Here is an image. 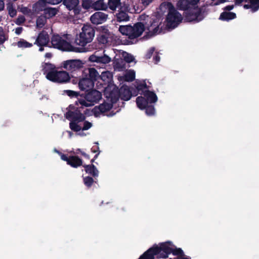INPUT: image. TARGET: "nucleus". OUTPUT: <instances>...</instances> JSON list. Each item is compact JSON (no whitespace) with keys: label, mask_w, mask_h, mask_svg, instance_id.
<instances>
[{"label":"nucleus","mask_w":259,"mask_h":259,"mask_svg":"<svg viewBox=\"0 0 259 259\" xmlns=\"http://www.w3.org/2000/svg\"><path fill=\"white\" fill-rule=\"evenodd\" d=\"M65 92L66 94V95L70 97V98L76 97L77 98V99L80 98V95L81 94L78 92H76L72 90H66L65 91ZM77 102H78V101H76V104H77Z\"/></svg>","instance_id":"4c0bfd02"},{"label":"nucleus","mask_w":259,"mask_h":259,"mask_svg":"<svg viewBox=\"0 0 259 259\" xmlns=\"http://www.w3.org/2000/svg\"><path fill=\"white\" fill-rule=\"evenodd\" d=\"M5 8L4 0H0V12L3 11Z\"/></svg>","instance_id":"680f3d73"},{"label":"nucleus","mask_w":259,"mask_h":259,"mask_svg":"<svg viewBox=\"0 0 259 259\" xmlns=\"http://www.w3.org/2000/svg\"><path fill=\"white\" fill-rule=\"evenodd\" d=\"M56 151L59 154H60L61 159L63 160V161H66L67 162V164H68L69 160L70 159V156L69 157H68L67 156V155H66L65 154L62 153L61 152H60L57 150H56Z\"/></svg>","instance_id":"8fccbe9b"},{"label":"nucleus","mask_w":259,"mask_h":259,"mask_svg":"<svg viewBox=\"0 0 259 259\" xmlns=\"http://www.w3.org/2000/svg\"><path fill=\"white\" fill-rule=\"evenodd\" d=\"M83 107L81 106L79 108H77L74 111H68L65 114V117L68 120L77 122L84 121L85 117L80 110V109H83Z\"/></svg>","instance_id":"f8f14e48"},{"label":"nucleus","mask_w":259,"mask_h":259,"mask_svg":"<svg viewBox=\"0 0 259 259\" xmlns=\"http://www.w3.org/2000/svg\"><path fill=\"white\" fill-rule=\"evenodd\" d=\"M94 36V29L91 25H84L81 28V32L76 35L74 42L77 45L84 47L92 41Z\"/></svg>","instance_id":"39448f33"},{"label":"nucleus","mask_w":259,"mask_h":259,"mask_svg":"<svg viewBox=\"0 0 259 259\" xmlns=\"http://www.w3.org/2000/svg\"><path fill=\"white\" fill-rule=\"evenodd\" d=\"M7 9L10 16H14L16 15V10L12 3H9L7 4Z\"/></svg>","instance_id":"ea45409f"},{"label":"nucleus","mask_w":259,"mask_h":259,"mask_svg":"<svg viewBox=\"0 0 259 259\" xmlns=\"http://www.w3.org/2000/svg\"><path fill=\"white\" fill-rule=\"evenodd\" d=\"M146 114L149 116L153 115L155 113V108L153 105H149L148 104L145 105Z\"/></svg>","instance_id":"a19ab883"},{"label":"nucleus","mask_w":259,"mask_h":259,"mask_svg":"<svg viewBox=\"0 0 259 259\" xmlns=\"http://www.w3.org/2000/svg\"><path fill=\"white\" fill-rule=\"evenodd\" d=\"M85 77H87L89 79H91L95 83L100 76L94 68H88V73Z\"/></svg>","instance_id":"393cba45"},{"label":"nucleus","mask_w":259,"mask_h":259,"mask_svg":"<svg viewBox=\"0 0 259 259\" xmlns=\"http://www.w3.org/2000/svg\"><path fill=\"white\" fill-rule=\"evenodd\" d=\"M96 144H97V145H95V146H94L92 148H91V151L92 153H95L96 152H100V151H99V146H98V143H96Z\"/></svg>","instance_id":"864d4df0"},{"label":"nucleus","mask_w":259,"mask_h":259,"mask_svg":"<svg viewBox=\"0 0 259 259\" xmlns=\"http://www.w3.org/2000/svg\"><path fill=\"white\" fill-rule=\"evenodd\" d=\"M95 83L87 77H82L79 79L78 87L81 92H86L93 89Z\"/></svg>","instance_id":"6ab92c4d"},{"label":"nucleus","mask_w":259,"mask_h":259,"mask_svg":"<svg viewBox=\"0 0 259 259\" xmlns=\"http://www.w3.org/2000/svg\"><path fill=\"white\" fill-rule=\"evenodd\" d=\"M82 166L84 167L85 172L92 176L95 179L99 176V170L93 164H84Z\"/></svg>","instance_id":"5701e85b"},{"label":"nucleus","mask_w":259,"mask_h":259,"mask_svg":"<svg viewBox=\"0 0 259 259\" xmlns=\"http://www.w3.org/2000/svg\"><path fill=\"white\" fill-rule=\"evenodd\" d=\"M13 45L17 46L18 48H31L32 47L33 45L31 43H30L27 41L26 40L21 38L19 41H18L16 43H13Z\"/></svg>","instance_id":"c85d7f7f"},{"label":"nucleus","mask_w":259,"mask_h":259,"mask_svg":"<svg viewBox=\"0 0 259 259\" xmlns=\"http://www.w3.org/2000/svg\"><path fill=\"white\" fill-rule=\"evenodd\" d=\"M160 58L157 53L153 57V60L155 64H157L160 61Z\"/></svg>","instance_id":"4d7b16f0"},{"label":"nucleus","mask_w":259,"mask_h":259,"mask_svg":"<svg viewBox=\"0 0 259 259\" xmlns=\"http://www.w3.org/2000/svg\"><path fill=\"white\" fill-rule=\"evenodd\" d=\"M63 4L69 11H73L74 15L82 14L78 6L79 0H64Z\"/></svg>","instance_id":"a211bd4d"},{"label":"nucleus","mask_w":259,"mask_h":259,"mask_svg":"<svg viewBox=\"0 0 259 259\" xmlns=\"http://www.w3.org/2000/svg\"><path fill=\"white\" fill-rule=\"evenodd\" d=\"M174 255H177L178 256H181L184 255V252L181 248H177L175 245L171 246V251Z\"/></svg>","instance_id":"2f4dec72"},{"label":"nucleus","mask_w":259,"mask_h":259,"mask_svg":"<svg viewBox=\"0 0 259 259\" xmlns=\"http://www.w3.org/2000/svg\"><path fill=\"white\" fill-rule=\"evenodd\" d=\"M106 5L104 4L102 0H99L93 5V9L96 10H104L106 8Z\"/></svg>","instance_id":"72a5a7b5"},{"label":"nucleus","mask_w":259,"mask_h":259,"mask_svg":"<svg viewBox=\"0 0 259 259\" xmlns=\"http://www.w3.org/2000/svg\"><path fill=\"white\" fill-rule=\"evenodd\" d=\"M22 30H23L22 27H17V28H16V29L15 30V33L17 34H20L21 33Z\"/></svg>","instance_id":"052dcab7"},{"label":"nucleus","mask_w":259,"mask_h":259,"mask_svg":"<svg viewBox=\"0 0 259 259\" xmlns=\"http://www.w3.org/2000/svg\"><path fill=\"white\" fill-rule=\"evenodd\" d=\"M130 25L126 26H120L119 27V31L122 34L128 36V38L130 37Z\"/></svg>","instance_id":"a18cd8bd"},{"label":"nucleus","mask_w":259,"mask_h":259,"mask_svg":"<svg viewBox=\"0 0 259 259\" xmlns=\"http://www.w3.org/2000/svg\"><path fill=\"white\" fill-rule=\"evenodd\" d=\"M98 29L99 33L97 35V39L99 44L102 45L110 44L115 40L114 34L109 31L107 26H101Z\"/></svg>","instance_id":"1a4fd4ad"},{"label":"nucleus","mask_w":259,"mask_h":259,"mask_svg":"<svg viewBox=\"0 0 259 259\" xmlns=\"http://www.w3.org/2000/svg\"><path fill=\"white\" fill-rule=\"evenodd\" d=\"M8 35L5 34L4 29L0 26V45H3L8 39Z\"/></svg>","instance_id":"79ce46f5"},{"label":"nucleus","mask_w":259,"mask_h":259,"mask_svg":"<svg viewBox=\"0 0 259 259\" xmlns=\"http://www.w3.org/2000/svg\"><path fill=\"white\" fill-rule=\"evenodd\" d=\"M18 10L24 15L29 14L30 12V10L29 8L23 6L19 7Z\"/></svg>","instance_id":"de8ad7c7"},{"label":"nucleus","mask_w":259,"mask_h":259,"mask_svg":"<svg viewBox=\"0 0 259 259\" xmlns=\"http://www.w3.org/2000/svg\"><path fill=\"white\" fill-rule=\"evenodd\" d=\"M136 88V90H134V93H135V91H136V93L137 94L138 93L140 94L141 93H143L144 92H145V91L148 90V86L146 84L145 82L138 84Z\"/></svg>","instance_id":"473e14b6"},{"label":"nucleus","mask_w":259,"mask_h":259,"mask_svg":"<svg viewBox=\"0 0 259 259\" xmlns=\"http://www.w3.org/2000/svg\"><path fill=\"white\" fill-rule=\"evenodd\" d=\"M51 44L54 48L63 51L81 52L82 48L74 47L70 43L63 39L59 35H54L51 38Z\"/></svg>","instance_id":"423d86ee"},{"label":"nucleus","mask_w":259,"mask_h":259,"mask_svg":"<svg viewBox=\"0 0 259 259\" xmlns=\"http://www.w3.org/2000/svg\"><path fill=\"white\" fill-rule=\"evenodd\" d=\"M51 17H37L36 23V27L38 28H42L47 22V19H49Z\"/></svg>","instance_id":"f704fd0d"},{"label":"nucleus","mask_w":259,"mask_h":259,"mask_svg":"<svg viewBox=\"0 0 259 259\" xmlns=\"http://www.w3.org/2000/svg\"><path fill=\"white\" fill-rule=\"evenodd\" d=\"M91 16H107V14L102 13L101 12H96L93 14Z\"/></svg>","instance_id":"bf43d9fd"},{"label":"nucleus","mask_w":259,"mask_h":259,"mask_svg":"<svg viewBox=\"0 0 259 259\" xmlns=\"http://www.w3.org/2000/svg\"><path fill=\"white\" fill-rule=\"evenodd\" d=\"M233 8V6H229L225 8V11L223 12L220 16H236V14L234 13L230 12V11Z\"/></svg>","instance_id":"c9c22d12"},{"label":"nucleus","mask_w":259,"mask_h":259,"mask_svg":"<svg viewBox=\"0 0 259 259\" xmlns=\"http://www.w3.org/2000/svg\"><path fill=\"white\" fill-rule=\"evenodd\" d=\"M89 61L92 62H95L96 64L95 66L99 67L100 68H103L105 65L109 63L111 59L106 55H104L102 56H98L96 54H93L90 56Z\"/></svg>","instance_id":"4468645a"},{"label":"nucleus","mask_w":259,"mask_h":259,"mask_svg":"<svg viewBox=\"0 0 259 259\" xmlns=\"http://www.w3.org/2000/svg\"><path fill=\"white\" fill-rule=\"evenodd\" d=\"M93 24H99L105 22L108 17H90Z\"/></svg>","instance_id":"58836bf2"},{"label":"nucleus","mask_w":259,"mask_h":259,"mask_svg":"<svg viewBox=\"0 0 259 259\" xmlns=\"http://www.w3.org/2000/svg\"><path fill=\"white\" fill-rule=\"evenodd\" d=\"M189 4L188 0H179L177 4V7L180 10H185L188 9Z\"/></svg>","instance_id":"c756f323"},{"label":"nucleus","mask_w":259,"mask_h":259,"mask_svg":"<svg viewBox=\"0 0 259 259\" xmlns=\"http://www.w3.org/2000/svg\"><path fill=\"white\" fill-rule=\"evenodd\" d=\"M83 182L85 186H87L88 188H91L93 183L96 182V181H94L93 178L90 176L83 177Z\"/></svg>","instance_id":"e433bc0d"},{"label":"nucleus","mask_w":259,"mask_h":259,"mask_svg":"<svg viewBox=\"0 0 259 259\" xmlns=\"http://www.w3.org/2000/svg\"><path fill=\"white\" fill-rule=\"evenodd\" d=\"M93 3L91 0H83L82 2V8H79L81 10V12L83 14L87 10L93 8Z\"/></svg>","instance_id":"cd10ccee"},{"label":"nucleus","mask_w":259,"mask_h":259,"mask_svg":"<svg viewBox=\"0 0 259 259\" xmlns=\"http://www.w3.org/2000/svg\"><path fill=\"white\" fill-rule=\"evenodd\" d=\"M82 160L78 156H70V159L67 164L73 168H77L83 164Z\"/></svg>","instance_id":"b1692460"},{"label":"nucleus","mask_w":259,"mask_h":259,"mask_svg":"<svg viewBox=\"0 0 259 259\" xmlns=\"http://www.w3.org/2000/svg\"><path fill=\"white\" fill-rule=\"evenodd\" d=\"M124 80L126 81L131 82L135 79V72L134 70H130L125 73L123 76Z\"/></svg>","instance_id":"7c9ffc66"},{"label":"nucleus","mask_w":259,"mask_h":259,"mask_svg":"<svg viewBox=\"0 0 259 259\" xmlns=\"http://www.w3.org/2000/svg\"><path fill=\"white\" fill-rule=\"evenodd\" d=\"M61 67L68 71L71 73V76L76 77L74 74L76 72H80L83 67V63L79 59H70L64 61L61 63Z\"/></svg>","instance_id":"6e6552de"},{"label":"nucleus","mask_w":259,"mask_h":259,"mask_svg":"<svg viewBox=\"0 0 259 259\" xmlns=\"http://www.w3.org/2000/svg\"><path fill=\"white\" fill-rule=\"evenodd\" d=\"M145 22L146 29L148 30L147 35L153 37L161 33H164L163 19L162 17H147Z\"/></svg>","instance_id":"f03ea898"},{"label":"nucleus","mask_w":259,"mask_h":259,"mask_svg":"<svg viewBox=\"0 0 259 259\" xmlns=\"http://www.w3.org/2000/svg\"><path fill=\"white\" fill-rule=\"evenodd\" d=\"M52 57V54L51 53H47L45 54V57L47 58H51Z\"/></svg>","instance_id":"774afa93"},{"label":"nucleus","mask_w":259,"mask_h":259,"mask_svg":"<svg viewBox=\"0 0 259 259\" xmlns=\"http://www.w3.org/2000/svg\"><path fill=\"white\" fill-rule=\"evenodd\" d=\"M134 88L130 89L127 85H123L119 89V98L123 101H128L131 99L132 96H136L137 93L135 91V93L132 92Z\"/></svg>","instance_id":"f3484780"},{"label":"nucleus","mask_w":259,"mask_h":259,"mask_svg":"<svg viewBox=\"0 0 259 259\" xmlns=\"http://www.w3.org/2000/svg\"><path fill=\"white\" fill-rule=\"evenodd\" d=\"M123 60L126 63H131L134 60V57L131 54L125 52L123 54Z\"/></svg>","instance_id":"49530a36"},{"label":"nucleus","mask_w":259,"mask_h":259,"mask_svg":"<svg viewBox=\"0 0 259 259\" xmlns=\"http://www.w3.org/2000/svg\"><path fill=\"white\" fill-rule=\"evenodd\" d=\"M259 8V0H250V4L244 5V8L250 9L251 11L255 12Z\"/></svg>","instance_id":"bb28decb"},{"label":"nucleus","mask_w":259,"mask_h":259,"mask_svg":"<svg viewBox=\"0 0 259 259\" xmlns=\"http://www.w3.org/2000/svg\"><path fill=\"white\" fill-rule=\"evenodd\" d=\"M32 12L33 13H38L40 11H45L52 15L56 14V10L52 8L46 9V1L45 0H39L37 3L34 4L32 7Z\"/></svg>","instance_id":"2eb2a0df"},{"label":"nucleus","mask_w":259,"mask_h":259,"mask_svg":"<svg viewBox=\"0 0 259 259\" xmlns=\"http://www.w3.org/2000/svg\"><path fill=\"white\" fill-rule=\"evenodd\" d=\"M154 0H141L142 4L146 7L151 3Z\"/></svg>","instance_id":"6e6d98bb"},{"label":"nucleus","mask_w":259,"mask_h":259,"mask_svg":"<svg viewBox=\"0 0 259 259\" xmlns=\"http://www.w3.org/2000/svg\"><path fill=\"white\" fill-rule=\"evenodd\" d=\"M92 126L91 122L88 121H84L83 123V126L81 128L82 131H86L90 128Z\"/></svg>","instance_id":"3c124183"},{"label":"nucleus","mask_w":259,"mask_h":259,"mask_svg":"<svg viewBox=\"0 0 259 259\" xmlns=\"http://www.w3.org/2000/svg\"><path fill=\"white\" fill-rule=\"evenodd\" d=\"M102 94L96 89H92L88 92L82 93L78 102L81 106L90 107L98 103L102 99Z\"/></svg>","instance_id":"7ed1b4c3"},{"label":"nucleus","mask_w":259,"mask_h":259,"mask_svg":"<svg viewBox=\"0 0 259 259\" xmlns=\"http://www.w3.org/2000/svg\"><path fill=\"white\" fill-rule=\"evenodd\" d=\"M235 18V17H219V20L228 22L230 20L234 19Z\"/></svg>","instance_id":"13d9d810"},{"label":"nucleus","mask_w":259,"mask_h":259,"mask_svg":"<svg viewBox=\"0 0 259 259\" xmlns=\"http://www.w3.org/2000/svg\"><path fill=\"white\" fill-rule=\"evenodd\" d=\"M142 9H139V8H137V9L134 8V10H133V11H130V12L131 13H140V12H141L142 11Z\"/></svg>","instance_id":"338daca9"},{"label":"nucleus","mask_w":259,"mask_h":259,"mask_svg":"<svg viewBox=\"0 0 259 259\" xmlns=\"http://www.w3.org/2000/svg\"><path fill=\"white\" fill-rule=\"evenodd\" d=\"M130 17H117V18L118 19V21H128L130 20Z\"/></svg>","instance_id":"0e129e2a"},{"label":"nucleus","mask_w":259,"mask_h":259,"mask_svg":"<svg viewBox=\"0 0 259 259\" xmlns=\"http://www.w3.org/2000/svg\"><path fill=\"white\" fill-rule=\"evenodd\" d=\"M159 16H181L171 3L163 2L157 10Z\"/></svg>","instance_id":"9d476101"},{"label":"nucleus","mask_w":259,"mask_h":259,"mask_svg":"<svg viewBox=\"0 0 259 259\" xmlns=\"http://www.w3.org/2000/svg\"><path fill=\"white\" fill-rule=\"evenodd\" d=\"M173 244L170 241H166L160 244L159 246L154 245L153 247L158 258H166L171 253V246Z\"/></svg>","instance_id":"9b49d317"},{"label":"nucleus","mask_w":259,"mask_h":259,"mask_svg":"<svg viewBox=\"0 0 259 259\" xmlns=\"http://www.w3.org/2000/svg\"><path fill=\"white\" fill-rule=\"evenodd\" d=\"M175 259H191L190 257L186 256L185 254L183 256H177Z\"/></svg>","instance_id":"e2e57ef3"},{"label":"nucleus","mask_w":259,"mask_h":259,"mask_svg":"<svg viewBox=\"0 0 259 259\" xmlns=\"http://www.w3.org/2000/svg\"><path fill=\"white\" fill-rule=\"evenodd\" d=\"M81 155L87 159H90V156L89 154L85 153L84 152H81Z\"/></svg>","instance_id":"69168bd1"},{"label":"nucleus","mask_w":259,"mask_h":259,"mask_svg":"<svg viewBox=\"0 0 259 259\" xmlns=\"http://www.w3.org/2000/svg\"><path fill=\"white\" fill-rule=\"evenodd\" d=\"M157 255L153 247L149 248L143 254H142L140 259H154V256Z\"/></svg>","instance_id":"a878e982"},{"label":"nucleus","mask_w":259,"mask_h":259,"mask_svg":"<svg viewBox=\"0 0 259 259\" xmlns=\"http://www.w3.org/2000/svg\"><path fill=\"white\" fill-rule=\"evenodd\" d=\"M25 20V17H18L15 22L17 25H20L24 23Z\"/></svg>","instance_id":"603ef678"},{"label":"nucleus","mask_w":259,"mask_h":259,"mask_svg":"<svg viewBox=\"0 0 259 259\" xmlns=\"http://www.w3.org/2000/svg\"><path fill=\"white\" fill-rule=\"evenodd\" d=\"M109 8L112 10H116L119 9L120 13H123L125 15H127L126 12L127 11V8L121 7V0H108Z\"/></svg>","instance_id":"412c9836"},{"label":"nucleus","mask_w":259,"mask_h":259,"mask_svg":"<svg viewBox=\"0 0 259 259\" xmlns=\"http://www.w3.org/2000/svg\"><path fill=\"white\" fill-rule=\"evenodd\" d=\"M50 36L48 32L42 30L39 33L34 44L36 45L37 46L45 47L48 46Z\"/></svg>","instance_id":"aec40b11"},{"label":"nucleus","mask_w":259,"mask_h":259,"mask_svg":"<svg viewBox=\"0 0 259 259\" xmlns=\"http://www.w3.org/2000/svg\"><path fill=\"white\" fill-rule=\"evenodd\" d=\"M155 48L154 47L150 48L145 55V58L146 59H150L152 57Z\"/></svg>","instance_id":"09e8293b"},{"label":"nucleus","mask_w":259,"mask_h":259,"mask_svg":"<svg viewBox=\"0 0 259 259\" xmlns=\"http://www.w3.org/2000/svg\"><path fill=\"white\" fill-rule=\"evenodd\" d=\"M115 63L116 67L119 69L123 70L126 68V62L124 61L123 59H118L115 61Z\"/></svg>","instance_id":"37998d69"},{"label":"nucleus","mask_w":259,"mask_h":259,"mask_svg":"<svg viewBox=\"0 0 259 259\" xmlns=\"http://www.w3.org/2000/svg\"><path fill=\"white\" fill-rule=\"evenodd\" d=\"M204 17H166L163 21L164 32L170 31L177 27L178 25L184 21V22L197 23L202 20Z\"/></svg>","instance_id":"20e7f679"},{"label":"nucleus","mask_w":259,"mask_h":259,"mask_svg":"<svg viewBox=\"0 0 259 259\" xmlns=\"http://www.w3.org/2000/svg\"><path fill=\"white\" fill-rule=\"evenodd\" d=\"M104 95L112 103H115L119 98V89L116 87H113L112 89L111 87L107 88L104 91Z\"/></svg>","instance_id":"dca6fc26"},{"label":"nucleus","mask_w":259,"mask_h":259,"mask_svg":"<svg viewBox=\"0 0 259 259\" xmlns=\"http://www.w3.org/2000/svg\"><path fill=\"white\" fill-rule=\"evenodd\" d=\"M60 67H56L54 64L50 63H45L42 65V71L46 77L49 80L54 82L64 83L70 80L69 73L63 70Z\"/></svg>","instance_id":"f257e3e1"},{"label":"nucleus","mask_w":259,"mask_h":259,"mask_svg":"<svg viewBox=\"0 0 259 259\" xmlns=\"http://www.w3.org/2000/svg\"><path fill=\"white\" fill-rule=\"evenodd\" d=\"M145 29V24H144L141 22L135 23L133 26H131L129 39H133L140 36Z\"/></svg>","instance_id":"ddd939ff"},{"label":"nucleus","mask_w":259,"mask_h":259,"mask_svg":"<svg viewBox=\"0 0 259 259\" xmlns=\"http://www.w3.org/2000/svg\"><path fill=\"white\" fill-rule=\"evenodd\" d=\"M113 107V103H108L104 102L98 106H96L93 110L95 116L100 113H105L109 111Z\"/></svg>","instance_id":"4be33fe9"},{"label":"nucleus","mask_w":259,"mask_h":259,"mask_svg":"<svg viewBox=\"0 0 259 259\" xmlns=\"http://www.w3.org/2000/svg\"><path fill=\"white\" fill-rule=\"evenodd\" d=\"M77 123L78 122L75 121H71L69 123V127L72 131L77 132L81 130V126L77 124Z\"/></svg>","instance_id":"c03bdc74"},{"label":"nucleus","mask_w":259,"mask_h":259,"mask_svg":"<svg viewBox=\"0 0 259 259\" xmlns=\"http://www.w3.org/2000/svg\"><path fill=\"white\" fill-rule=\"evenodd\" d=\"M62 0H46V2L50 4L57 5L62 2Z\"/></svg>","instance_id":"5fc2aeb1"},{"label":"nucleus","mask_w":259,"mask_h":259,"mask_svg":"<svg viewBox=\"0 0 259 259\" xmlns=\"http://www.w3.org/2000/svg\"><path fill=\"white\" fill-rule=\"evenodd\" d=\"M140 94L143 95L144 97L139 96L136 99L137 106L141 110L145 108V105L149 103H154L157 101V97L156 94L149 90H146Z\"/></svg>","instance_id":"0eeeda50"}]
</instances>
